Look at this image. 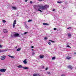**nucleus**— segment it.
Listing matches in <instances>:
<instances>
[{
  "label": "nucleus",
  "instance_id": "1",
  "mask_svg": "<svg viewBox=\"0 0 76 76\" xmlns=\"http://www.w3.org/2000/svg\"><path fill=\"white\" fill-rule=\"evenodd\" d=\"M42 10H47V9L49 7V5H48L47 4H45V6H43L42 5L38 6Z\"/></svg>",
  "mask_w": 76,
  "mask_h": 76
},
{
  "label": "nucleus",
  "instance_id": "2",
  "mask_svg": "<svg viewBox=\"0 0 76 76\" xmlns=\"http://www.w3.org/2000/svg\"><path fill=\"white\" fill-rule=\"evenodd\" d=\"M18 67V68H23V69H29V68L28 67H23L21 65H20L19 66H17Z\"/></svg>",
  "mask_w": 76,
  "mask_h": 76
},
{
  "label": "nucleus",
  "instance_id": "3",
  "mask_svg": "<svg viewBox=\"0 0 76 76\" xmlns=\"http://www.w3.org/2000/svg\"><path fill=\"white\" fill-rule=\"evenodd\" d=\"M16 20H14L13 22V27L14 28L15 27V25L16 24Z\"/></svg>",
  "mask_w": 76,
  "mask_h": 76
},
{
  "label": "nucleus",
  "instance_id": "4",
  "mask_svg": "<svg viewBox=\"0 0 76 76\" xmlns=\"http://www.w3.org/2000/svg\"><path fill=\"white\" fill-rule=\"evenodd\" d=\"M6 69H0V71L1 72H6Z\"/></svg>",
  "mask_w": 76,
  "mask_h": 76
},
{
  "label": "nucleus",
  "instance_id": "5",
  "mask_svg": "<svg viewBox=\"0 0 76 76\" xmlns=\"http://www.w3.org/2000/svg\"><path fill=\"white\" fill-rule=\"evenodd\" d=\"M5 58H6V56H2L1 57V60H4Z\"/></svg>",
  "mask_w": 76,
  "mask_h": 76
},
{
  "label": "nucleus",
  "instance_id": "6",
  "mask_svg": "<svg viewBox=\"0 0 76 76\" xmlns=\"http://www.w3.org/2000/svg\"><path fill=\"white\" fill-rule=\"evenodd\" d=\"M19 34L18 33L15 34H14V37H19Z\"/></svg>",
  "mask_w": 76,
  "mask_h": 76
},
{
  "label": "nucleus",
  "instance_id": "7",
  "mask_svg": "<svg viewBox=\"0 0 76 76\" xmlns=\"http://www.w3.org/2000/svg\"><path fill=\"white\" fill-rule=\"evenodd\" d=\"M71 58H72V57L69 56H68L66 57V59L67 60H70L71 59Z\"/></svg>",
  "mask_w": 76,
  "mask_h": 76
},
{
  "label": "nucleus",
  "instance_id": "8",
  "mask_svg": "<svg viewBox=\"0 0 76 76\" xmlns=\"http://www.w3.org/2000/svg\"><path fill=\"white\" fill-rule=\"evenodd\" d=\"M68 69H71V70H72V69H73V67L71 65L68 66Z\"/></svg>",
  "mask_w": 76,
  "mask_h": 76
},
{
  "label": "nucleus",
  "instance_id": "9",
  "mask_svg": "<svg viewBox=\"0 0 76 76\" xmlns=\"http://www.w3.org/2000/svg\"><path fill=\"white\" fill-rule=\"evenodd\" d=\"M3 32L4 33H5V34H7L8 32V31L6 29H4L3 30Z\"/></svg>",
  "mask_w": 76,
  "mask_h": 76
},
{
  "label": "nucleus",
  "instance_id": "10",
  "mask_svg": "<svg viewBox=\"0 0 76 76\" xmlns=\"http://www.w3.org/2000/svg\"><path fill=\"white\" fill-rule=\"evenodd\" d=\"M39 57L40 58H43L44 56V55H40L39 56Z\"/></svg>",
  "mask_w": 76,
  "mask_h": 76
},
{
  "label": "nucleus",
  "instance_id": "11",
  "mask_svg": "<svg viewBox=\"0 0 76 76\" xmlns=\"http://www.w3.org/2000/svg\"><path fill=\"white\" fill-rule=\"evenodd\" d=\"M23 62L24 64H27V62H26V59H25L23 61Z\"/></svg>",
  "mask_w": 76,
  "mask_h": 76
},
{
  "label": "nucleus",
  "instance_id": "12",
  "mask_svg": "<svg viewBox=\"0 0 76 76\" xmlns=\"http://www.w3.org/2000/svg\"><path fill=\"white\" fill-rule=\"evenodd\" d=\"M39 75V74H34L33 76H38Z\"/></svg>",
  "mask_w": 76,
  "mask_h": 76
},
{
  "label": "nucleus",
  "instance_id": "13",
  "mask_svg": "<svg viewBox=\"0 0 76 76\" xmlns=\"http://www.w3.org/2000/svg\"><path fill=\"white\" fill-rule=\"evenodd\" d=\"M43 25H49V24L45 23H43Z\"/></svg>",
  "mask_w": 76,
  "mask_h": 76
},
{
  "label": "nucleus",
  "instance_id": "14",
  "mask_svg": "<svg viewBox=\"0 0 76 76\" xmlns=\"http://www.w3.org/2000/svg\"><path fill=\"white\" fill-rule=\"evenodd\" d=\"M20 50H21V48H19L17 49L16 50V51H20Z\"/></svg>",
  "mask_w": 76,
  "mask_h": 76
},
{
  "label": "nucleus",
  "instance_id": "15",
  "mask_svg": "<svg viewBox=\"0 0 76 76\" xmlns=\"http://www.w3.org/2000/svg\"><path fill=\"white\" fill-rule=\"evenodd\" d=\"M12 9H14V10H16V9H17L16 7H12Z\"/></svg>",
  "mask_w": 76,
  "mask_h": 76
},
{
  "label": "nucleus",
  "instance_id": "16",
  "mask_svg": "<svg viewBox=\"0 0 76 76\" xmlns=\"http://www.w3.org/2000/svg\"><path fill=\"white\" fill-rule=\"evenodd\" d=\"M52 60H55L56 59V57H53L52 58Z\"/></svg>",
  "mask_w": 76,
  "mask_h": 76
},
{
  "label": "nucleus",
  "instance_id": "17",
  "mask_svg": "<svg viewBox=\"0 0 76 76\" xmlns=\"http://www.w3.org/2000/svg\"><path fill=\"white\" fill-rule=\"evenodd\" d=\"M68 37H71V34H68Z\"/></svg>",
  "mask_w": 76,
  "mask_h": 76
},
{
  "label": "nucleus",
  "instance_id": "18",
  "mask_svg": "<svg viewBox=\"0 0 76 76\" xmlns=\"http://www.w3.org/2000/svg\"><path fill=\"white\" fill-rule=\"evenodd\" d=\"M68 47V48H71V47L70 46H69V45H67V47Z\"/></svg>",
  "mask_w": 76,
  "mask_h": 76
},
{
  "label": "nucleus",
  "instance_id": "19",
  "mask_svg": "<svg viewBox=\"0 0 76 76\" xmlns=\"http://www.w3.org/2000/svg\"><path fill=\"white\" fill-rule=\"evenodd\" d=\"M2 22H3V23H5V22H6V21L5 20H3Z\"/></svg>",
  "mask_w": 76,
  "mask_h": 76
},
{
  "label": "nucleus",
  "instance_id": "20",
  "mask_svg": "<svg viewBox=\"0 0 76 76\" xmlns=\"http://www.w3.org/2000/svg\"><path fill=\"white\" fill-rule=\"evenodd\" d=\"M32 21V20H28V22H31Z\"/></svg>",
  "mask_w": 76,
  "mask_h": 76
},
{
  "label": "nucleus",
  "instance_id": "21",
  "mask_svg": "<svg viewBox=\"0 0 76 76\" xmlns=\"http://www.w3.org/2000/svg\"><path fill=\"white\" fill-rule=\"evenodd\" d=\"M49 41H51V42H55L53 41H52L51 40H49Z\"/></svg>",
  "mask_w": 76,
  "mask_h": 76
},
{
  "label": "nucleus",
  "instance_id": "22",
  "mask_svg": "<svg viewBox=\"0 0 76 76\" xmlns=\"http://www.w3.org/2000/svg\"><path fill=\"white\" fill-rule=\"evenodd\" d=\"M28 32H26L24 33V34L25 35V34H26Z\"/></svg>",
  "mask_w": 76,
  "mask_h": 76
},
{
  "label": "nucleus",
  "instance_id": "23",
  "mask_svg": "<svg viewBox=\"0 0 76 76\" xmlns=\"http://www.w3.org/2000/svg\"><path fill=\"white\" fill-rule=\"evenodd\" d=\"M57 3H62V2H61V1H57Z\"/></svg>",
  "mask_w": 76,
  "mask_h": 76
},
{
  "label": "nucleus",
  "instance_id": "24",
  "mask_svg": "<svg viewBox=\"0 0 76 76\" xmlns=\"http://www.w3.org/2000/svg\"><path fill=\"white\" fill-rule=\"evenodd\" d=\"M48 44H49V45H51V43L50 42H48Z\"/></svg>",
  "mask_w": 76,
  "mask_h": 76
},
{
  "label": "nucleus",
  "instance_id": "25",
  "mask_svg": "<svg viewBox=\"0 0 76 76\" xmlns=\"http://www.w3.org/2000/svg\"><path fill=\"white\" fill-rule=\"evenodd\" d=\"M48 74V75H50V74H51V72H47Z\"/></svg>",
  "mask_w": 76,
  "mask_h": 76
},
{
  "label": "nucleus",
  "instance_id": "26",
  "mask_svg": "<svg viewBox=\"0 0 76 76\" xmlns=\"http://www.w3.org/2000/svg\"><path fill=\"white\" fill-rule=\"evenodd\" d=\"M8 57H10L11 58V57H12V56H10V55H8Z\"/></svg>",
  "mask_w": 76,
  "mask_h": 76
},
{
  "label": "nucleus",
  "instance_id": "27",
  "mask_svg": "<svg viewBox=\"0 0 76 76\" xmlns=\"http://www.w3.org/2000/svg\"><path fill=\"white\" fill-rule=\"evenodd\" d=\"M11 58H14V56H12L11 57Z\"/></svg>",
  "mask_w": 76,
  "mask_h": 76
},
{
  "label": "nucleus",
  "instance_id": "28",
  "mask_svg": "<svg viewBox=\"0 0 76 76\" xmlns=\"http://www.w3.org/2000/svg\"><path fill=\"white\" fill-rule=\"evenodd\" d=\"M13 37V35H12V34H11V37Z\"/></svg>",
  "mask_w": 76,
  "mask_h": 76
},
{
  "label": "nucleus",
  "instance_id": "29",
  "mask_svg": "<svg viewBox=\"0 0 76 76\" xmlns=\"http://www.w3.org/2000/svg\"><path fill=\"white\" fill-rule=\"evenodd\" d=\"M36 6H37L36 5H34L33 6V7H34V8H35V7H36Z\"/></svg>",
  "mask_w": 76,
  "mask_h": 76
},
{
  "label": "nucleus",
  "instance_id": "30",
  "mask_svg": "<svg viewBox=\"0 0 76 76\" xmlns=\"http://www.w3.org/2000/svg\"><path fill=\"white\" fill-rule=\"evenodd\" d=\"M44 39H47V37H45Z\"/></svg>",
  "mask_w": 76,
  "mask_h": 76
},
{
  "label": "nucleus",
  "instance_id": "31",
  "mask_svg": "<svg viewBox=\"0 0 76 76\" xmlns=\"http://www.w3.org/2000/svg\"><path fill=\"white\" fill-rule=\"evenodd\" d=\"M71 29V27H69V28H67V29Z\"/></svg>",
  "mask_w": 76,
  "mask_h": 76
},
{
  "label": "nucleus",
  "instance_id": "32",
  "mask_svg": "<svg viewBox=\"0 0 76 76\" xmlns=\"http://www.w3.org/2000/svg\"><path fill=\"white\" fill-rule=\"evenodd\" d=\"M0 48H2V46H1V45H0Z\"/></svg>",
  "mask_w": 76,
  "mask_h": 76
},
{
  "label": "nucleus",
  "instance_id": "33",
  "mask_svg": "<svg viewBox=\"0 0 76 76\" xmlns=\"http://www.w3.org/2000/svg\"><path fill=\"white\" fill-rule=\"evenodd\" d=\"M39 1H42V0H38Z\"/></svg>",
  "mask_w": 76,
  "mask_h": 76
},
{
  "label": "nucleus",
  "instance_id": "34",
  "mask_svg": "<svg viewBox=\"0 0 76 76\" xmlns=\"http://www.w3.org/2000/svg\"><path fill=\"white\" fill-rule=\"evenodd\" d=\"M56 29H57V28H54V30H56Z\"/></svg>",
  "mask_w": 76,
  "mask_h": 76
},
{
  "label": "nucleus",
  "instance_id": "35",
  "mask_svg": "<svg viewBox=\"0 0 76 76\" xmlns=\"http://www.w3.org/2000/svg\"><path fill=\"white\" fill-rule=\"evenodd\" d=\"M31 48H34V46H32L31 47Z\"/></svg>",
  "mask_w": 76,
  "mask_h": 76
},
{
  "label": "nucleus",
  "instance_id": "36",
  "mask_svg": "<svg viewBox=\"0 0 76 76\" xmlns=\"http://www.w3.org/2000/svg\"><path fill=\"white\" fill-rule=\"evenodd\" d=\"M48 69V68H46L45 69L46 70H47Z\"/></svg>",
  "mask_w": 76,
  "mask_h": 76
},
{
  "label": "nucleus",
  "instance_id": "37",
  "mask_svg": "<svg viewBox=\"0 0 76 76\" xmlns=\"http://www.w3.org/2000/svg\"><path fill=\"white\" fill-rule=\"evenodd\" d=\"M30 3H31V4H32V1H30Z\"/></svg>",
  "mask_w": 76,
  "mask_h": 76
},
{
  "label": "nucleus",
  "instance_id": "38",
  "mask_svg": "<svg viewBox=\"0 0 76 76\" xmlns=\"http://www.w3.org/2000/svg\"><path fill=\"white\" fill-rule=\"evenodd\" d=\"M61 76H65V75H62Z\"/></svg>",
  "mask_w": 76,
  "mask_h": 76
},
{
  "label": "nucleus",
  "instance_id": "39",
  "mask_svg": "<svg viewBox=\"0 0 76 76\" xmlns=\"http://www.w3.org/2000/svg\"><path fill=\"white\" fill-rule=\"evenodd\" d=\"M28 0H26L25 1V2H27V1H28Z\"/></svg>",
  "mask_w": 76,
  "mask_h": 76
},
{
  "label": "nucleus",
  "instance_id": "40",
  "mask_svg": "<svg viewBox=\"0 0 76 76\" xmlns=\"http://www.w3.org/2000/svg\"><path fill=\"white\" fill-rule=\"evenodd\" d=\"M1 52H2V51H1V50H0V53H1Z\"/></svg>",
  "mask_w": 76,
  "mask_h": 76
},
{
  "label": "nucleus",
  "instance_id": "41",
  "mask_svg": "<svg viewBox=\"0 0 76 76\" xmlns=\"http://www.w3.org/2000/svg\"><path fill=\"white\" fill-rule=\"evenodd\" d=\"M37 10H38V11H40V10H40L38 9Z\"/></svg>",
  "mask_w": 76,
  "mask_h": 76
},
{
  "label": "nucleus",
  "instance_id": "42",
  "mask_svg": "<svg viewBox=\"0 0 76 76\" xmlns=\"http://www.w3.org/2000/svg\"><path fill=\"white\" fill-rule=\"evenodd\" d=\"M55 9H53V11H55Z\"/></svg>",
  "mask_w": 76,
  "mask_h": 76
},
{
  "label": "nucleus",
  "instance_id": "43",
  "mask_svg": "<svg viewBox=\"0 0 76 76\" xmlns=\"http://www.w3.org/2000/svg\"><path fill=\"white\" fill-rule=\"evenodd\" d=\"M40 12H42V11H41V10H40Z\"/></svg>",
  "mask_w": 76,
  "mask_h": 76
},
{
  "label": "nucleus",
  "instance_id": "44",
  "mask_svg": "<svg viewBox=\"0 0 76 76\" xmlns=\"http://www.w3.org/2000/svg\"><path fill=\"white\" fill-rule=\"evenodd\" d=\"M74 54H76V52H75V53H74Z\"/></svg>",
  "mask_w": 76,
  "mask_h": 76
},
{
  "label": "nucleus",
  "instance_id": "45",
  "mask_svg": "<svg viewBox=\"0 0 76 76\" xmlns=\"http://www.w3.org/2000/svg\"><path fill=\"white\" fill-rule=\"evenodd\" d=\"M35 54V53H34L33 54V55Z\"/></svg>",
  "mask_w": 76,
  "mask_h": 76
},
{
  "label": "nucleus",
  "instance_id": "46",
  "mask_svg": "<svg viewBox=\"0 0 76 76\" xmlns=\"http://www.w3.org/2000/svg\"><path fill=\"white\" fill-rule=\"evenodd\" d=\"M31 50H32V51H34V49H32Z\"/></svg>",
  "mask_w": 76,
  "mask_h": 76
},
{
  "label": "nucleus",
  "instance_id": "47",
  "mask_svg": "<svg viewBox=\"0 0 76 76\" xmlns=\"http://www.w3.org/2000/svg\"><path fill=\"white\" fill-rule=\"evenodd\" d=\"M43 68H44V66H43Z\"/></svg>",
  "mask_w": 76,
  "mask_h": 76
},
{
  "label": "nucleus",
  "instance_id": "48",
  "mask_svg": "<svg viewBox=\"0 0 76 76\" xmlns=\"http://www.w3.org/2000/svg\"><path fill=\"white\" fill-rule=\"evenodd\" d=\"M15 48H17V46Z\"/></svg>",
  "mask_w": 76,
  "mask_h": 76
}]
</instances>
